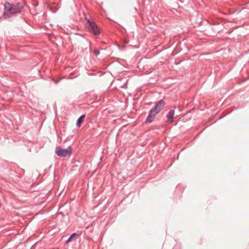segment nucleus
Returning <instances> with one entry per match:
<instances>
[{
  "label": "nucleus",
  "mask_w": 249,
  "mask_h": 249,
  "mask_svg": "<svg viewBox=\"0 0 249 249\" xmlns=\"http://www.w3.org/2000/svg\"><path fill=\"white\" fill-rule=\"evenodd\" d=\"M164 105L165 103L162 100L159 101L156 104L154 108L151 109L149 111L145 123L146 124H149L152 123L154 121L156 115L160 112Z\"/></svg>",
  "instance_id": "obj_2"
},
{
  "label": "nucleus",
  "mask_w": 249,
  "mask_h": 249,
  "mask_svg": "<svg viewBox=\"0 0 249 249\" xmlns=\"http://www.w3.org/2000/svg\"><path fill=\"white\" fill-rule=\"evenodd\" d=\"M93 53L95 56H97L100 53V51L98 49H96L93 51Z\"/></svg>",
  "instance_id": "obj_8"
},
{
  "label": "nucleus",
  "mask_w": 249,
  "mask_h": 249,
  "mask_svg": "<svg viewBox=\"0 0 249 249\" xmlns=\"http://www.w3.org/2000/svg\"><path fill=\"white\" fill-rule=\"evenodd\" d=\"M72 152V148L70 146L67 148L64 149L59 146H56L55 153L59 157H70Z\"/></svg>",
  "instance_id": "obj_4"
},
{
  "label": "nucleus",
  "mask_w": 249,
  "mask_h": 249,
  "mask_svg": "<svg viewBox=\"0 0 249 249\" xmlns=\"http://www.w3.org/2000/svg\"><path fill=\"white\" fill-rule=\"evenodd\" d=\"M24 6L25 3L24 2H18L11 3L9 2L6 1L4 4L3 18L5 19H9L12 17L21 13Z\"/></svg>",
  "instance_id": "obj_1"
},
{
  "label": "nucleus",
  "mask_w": 249,
  "mask_h": 249,
  "mask_svg": "<svg viewBox=\"0 0 249 249\" xmlns=\"http://www.w3.org/2000/svg\"><path fill=\"white\" fill-rule=\"evenodd\" d=\"M87 21V28L91 34L95 36H98L100 34V30L95 22L92 19L86 18Z\"/></svg>",
  "instance_id": "obj_3"
},
{
  "label": "nucleus",
  "mask_w": 249,
  "mask_h": 249,
  "mask_svg": "<svg viewBox=\"0 0 249 249\" xmlns=\"http://www.w3.org/2000/svg\"><path fill=\"white\" fill-rule=\"evenodd\" d=\"M53 80L55 84H57L58 82V81L55 80L54 79H53Z\"/></svg>",
  "instance_id": "obj_9"
},
{
  "label": "nucleus",
  "mask_w": 249,
  "mask_h": 249,
  "mask_svg": "<svg viewBox=\"0 0 249 249\" xmlns=\"http://www.w3.org/2000/svg\"><path fill=\"white\" fill-rule=\"evenodd\" d=\"M80 236V234L77 233L76 232H74L72 233L68 239L66 241V244H68L71 241L75 240L76 238H78Z\"/></svg>",
  "instance_id": "obj_5"
},
{
  "label": "nucleus",
  "mask_w": 249,
  "mask_h": 249,
  "mask_svg": "<svg viewBox=\"0 0 249 249\" xmlns=\"http://www.w3.org/2000/svg\"><path fill=\"white\" fill-rule=\"evenodd\" d=\"M121 88H124V86H121Z\"/></svg>",
  "instance_id": "obj_11"
},
{
  "label": "nucleus",
  "mask_w": 249,
  "mask_h": 249,
  "mask_svg": "<svg viewBox=\"0 0 249 249\" xmlns=\"http://www.w3.org/2000/svg\"><path fill=\"white\" fill-rule=\"evenodd\" d=\"M175 114V111L174 110H170L168 112L167 118V121L169 123H172L173 121V118Z\"/></svg>",
  "instance_id": "obj_6"
},
{
  "label": "nucleus",
  "mask_w": 249,
  "mask_h": 249,
  "mask_svg": "<svg viewBox=\"0 0 249 249\" xmlns=\"http://www.w3.org/2000/svg\"><path fill=\"white\" fill-rule=\"evenodd\" d=\"M85 116V114H83L81 115L77 119L76 122V125L78 127H80L82 124L83 123Z\"/></svg>",
  "instance_id": "obj_7"
},
{
  "label": "nucleus",
  "mask_w": 249,
  "mask_h": 249,
  "mask_svg": "<svg viewBox=\"0 0 249 249\" xmlns=\"http://www.w3.org/2000/svg\"><path fill=\"white\" fill-rule=\"evenodd\" d=\"M128 42H127V41L125 40V44H127Z\"/></svg>",
  "instance_id": "obj_10"
}]
</instances>
